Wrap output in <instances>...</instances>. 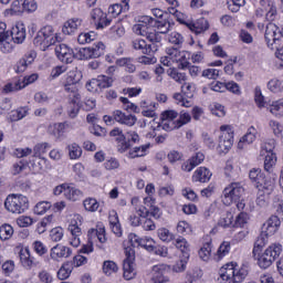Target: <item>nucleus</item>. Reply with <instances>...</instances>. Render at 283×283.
Here are the masks:
<instances>
[{
	"label": "nucleus",
	"instance_id": "nucleus-1",
	"mask_svg": "<svg viewBox=\"0 0 283 283\" xmlns=\"http://www.w3.org/2000/svg\"><path fill=\"white\" fill-rule=\"evenodd\" d=\"M249 275V266L228 263L221 270V280L228 283H243Z\"/></svg>",
	"mask_w": 283,
	"mask_h": 283
},
{
	"label": "nucleus",
	"instance_id": "nucleus-2",
	"mask_svg": "<svg viewBox=\"0 0 283 283\" xmlns=\"http://www.w3.org/2000/svg\"><path fill=\"white\" fill-rule=\"evenodd\" d=\"M57 41L59 33L54 31V27L46 24L38 31L35 38L33 39V44L36 48H40L42 52H45L48 48L54 45L55 43H57Z\"/></svg>",
	"mask_w": 283,
	"mask_h": 283
},
{
	"label": "nucleus",
	"instance_id": "nucleus-3",
	"mask_svg": "<svg viewBox=\"0 0 283 283\" xmlns=\"http://www.w3.org/2000/svg\"><path fill=\"white\" fill-rule=\"evenodd\" d=\"M282 254V244L272 243L263 253L255 255L260 269H269Z\"/></svg>",
	"mask_w": 283,
	"mask_h": 283
},
{
	"label": "nucleus",
	"instance_id": "nucleus-4",
	"mask_svg": "<svg viewBox=\"0 0 283 283\" xmlns=\"http://www.w3.org/2000/svg\"><path fill=\"white\" fill-rule=\"evenodd\" d=\"M29 208L30 203L28 197L23 195H9L4 200V209H7L9 213H25Z\"/></svg>",
	"mask_w": 283,
	"mask_h": 283
},
{
	"label": "nucleus",
	"instance_id": "nucleus-5",
	"mask_svg": "<svg viewBox=\"0 0 283 283\" xmlns=\"http://www.w3.org/2000/svg\"><path fill=\"white\" fill-rule=\"evenodd\" d=\"M244 196V187L240 182H231L222 192V201L226 205H233V202H240Z\"/></svg>",
	"mask_w": 283,
	"mask_h": 283
},
{
	"label": "nucleus",
	"instance_id": "nucleus-6",
	"mask_svg": "<svg viewBox=\"0 0 283 283\" xmlns=\"http://www.w3.org/2000/svg\"><path fill=\"white\" fill-rule=\"evenodd\" d=\"M133 32L138 36H145L153 45L160 48L163 35L158 34L156 29L154 30L145 23H138L133 27Z\"/></svg>",
	"mask_w": 283,
	"mask_h": 283
},
{
	"label": "nucleus",
	"instance_id": "nucleus-7",
	"mask_svg": "<svg viewBox=\"0 0 283 283\" xmlns=\"http://www.w3.org/2000/svg\"><path fill=\"white\" fill-rule=\"evenodd\" d=\"M105 52V44L103 42H97L95 46L75 49V59L78 61H87L90 59H98Z\"/></svg>",
	"mask_w": 283,
	"mask_h": 283
},
{
	"label": "nucleus",
	"instance_id": "nucleus-8",
	"mask_svg": "<svg viewBox=\"0 0 283 283\" xmlns=\"http://www.w3.org/2000/svg\"><path fill=\"white\" fill-rule=\"evenodd\" d=\"M104 123L109 124L114 123V120H116V123H119V125H126V127H134L138 120V118L136 117V115H132V114H125L123 113V111H114L113 115H104L103 117Z\"/></svg>",
	"mask_w": 283,
	"mask_h": 283
},
{
	"label": "nucleus",
	"instance_id": "nucleus-9",
	"mask_svg": "<svg viewBox=\"0 0 283 283\" xmlns=\"http://www.w3.org/2000/svg\"><path fill=\"white\" fill-rule=\"evenodd\" d=\"M277 36V25L270 22L265 29V41L270 50H276L277 56H283V46L280 48V39Z\"/></svg>",
	"mask_w": 283,
	"mask_h": 283
},
{
	"label": "nucleus",
	"instance_id": "nucleus-10",
	"mask_svg": "<svg viewBox=\"0 0 283 283\" xmlns=\"http://www.w3.org/2000/svg\"><path fill=\"white\" fill-rule=\"evenodd\" d=\"M233 147V129L230 125H222L220 127L218 149L222 154H227Z\"/></svg>",
	"mask_w": 283,
	"mask_h": 283
},
{
	"label": "nucleus",
	"instance_id": "nucleus-11",
	"mask_svg": "<svg viewBox=\"0 0 283 283\" xmlns=\"http://www.w3.org/2000/svg\"><path fill=\"white\" fill-rule=\"evenodd\" d=\"M113 80L109 76L99 75L97 78H92L86 83V90L96 94L101 90H106V87H112Z\"/></svg>",
	"mask_w": 283,
	"mask_h": 283
},
{
	"label": "nucleus",
	"instance_id": "nucleus-12",
	"mask_svg": "<svg viewBox=\"0 0 283 283\" xmlns=\"http://www.w3.org/2000/svg\"><path fill=\"white\" fill-rule=\"evenodd\" d=\"M176 118H178V112L165 111L160 117L161 125H158V127H163V129H165V132H172V129H177Z\"/></svg>",
	"mask_w": 283,
	"mask_h": 283
},
{
	"label": "nucleus",
	"instance_id": "nucleus-13",
	"mask_svg": "<svg viewBox=\"0 0 283 283\" xmlns=\"http://www.w3.org/2000/svg\"><path fill=\"white\" fill-rule=\"evenodd\" d=\"M76 51H73L67 44L60 43L55 46V54L62 63H72L75 59Z\"/></svg>",
	"mask_w": 283,
	"mask_h": 283
},
{
	"label": "nucleus",
	"instance_id": "nucleus-14",
	"mask_svg": "<svg viewBox=\"0 0 283 283\" xmlns=\"http://www.w3.org/2000/svg\"><path fill=\"white\" fill-rule=\"evenodd\" d=\"M249 178L256 185V187H263V189H268V191H273V182L270 181L266 184V181H264V174H262V169L252 168L249 172Z\"/></svg>",
	"mask_w": 283,
	"mask_h": 283
},
{
	"label": "nucleus",
	"instance_id": "nucleus-15",
	"mask_svg": "<svg viewBox=\"0 0 283 283\" xmlns=\"http://www.w3.org/2000/svg\"><path fill=\"white\" fill-rule=\"evenodd\" d=\"M280 224H282V221H280L279 216H271L262 226L261 231L265 237L275 235L277 231L280 230Z\"/></svg>",
	"mask_w": 283,
	"mask_h": 283
},
{
	"label": "nucleus",
	"instance_id": "nucleus-16",
	"mask_svg": "<svg viewBox=\"0 0 283 283\" xmlns=\"http://www.w3.org/2000/svg\"><path fill=\"white\" fill-rule=\"evenodd\" d=\"M39 78L38 74H31L29 76L23 77V80H19L15 83H9L4 86V92H19V90H23V87H28V85L34 83Z\"/></svg>",
	"mask_w": 283,
	"mask_h": 283
},
{
	"label": "nucleus",
	"instance_id": "nucleus-17",
	"mask_svg": "<svg viewBox=\"0 0 283 283\" xmlns=\"http://www.w3.org/2000/svg\"><path fill=\"white\" fill-rule=\"evenodd\" d=\"M138 143H140V135H138L136 130H128L126 133L125 142L117 146V151H119V154H125L127 149L133 147V145H138Z\"/></svg>",
	"mask_w": 283,
	"mask_h": 283
},
{
	"label": "nucleus",
	"instance_id": "nucleus-18",
	"mask_svg": "<svg viewBox=\"0 0 283 283\" xmlns=\"http://www.w3.org/2000/svg\"><path fill=\"white\" fill-rule=\"evenodd\" d=\"M134 50H139L142 54L151 55L154 52H158V44H147L143 39H136L132 42Z\"/></svg>",
	"mask_w": 283,
	"mask_h": 283
},
{
	"label": "nucleus",
	"instance_id": "nucleus-19",
	"mask_svg": "<svg viewBox=\"0 0 283 283\" xmlns=\"http://www.w3.org/2000/svg\"><path fill=\"white\" fill-rule=\"evenodd\" d=\"M72 255V249L66 245L56 244L50 250V258L54 262H59L61 258H70Z\"/></svg>",
	"mask_w": 283,
	"mask_h": 283
},
{
	"label": "nucleus",
	"instance_id": "nucleus-20",
	"mask_svg": "<svg viewBox=\"0 0 283 283\" xmlns=\"http://www.w3.org/2000/svg\"><path fill=\"white\" fill-rule=\"evenodd\" d=\"M128 238H129L130 242H135L136 244H138V247L146 249V251H148L149 253H153V251L156 247V241H154V239H151L149 237L139 238L136 234H129Z\"/></svg>",
	"mask_w": 283,
	"mask_h": 283
},
{
	"label": "nucleus",
	"instance_id": "nucleus-21",
	"mask_svg": "<svg viewBox=\"0 0 283 283\" xmlns=\"http://www.w3.org/2000/svg\"><path fill=\"white\" fill-rule=\"evenodd\" d=\"M69 231L72 235V239L70 241L71 247H81V235L83 234V232L81 231V227H78L76 220L71 221L69 226Z\"/></svg>",
	"mask_w": 283,
	"mask_h": 283
},
{
	"label": "nucleus",
	"instance_id": "nucleus-22",
	"mask_svg": "<svg viewBox=\"0 0 283 283\" xmlns=\"http://www.w3.org/2000/svg\"><path fill=\"white\" fill-rule=\"evenodd\" d=\"M260 6L266 12V21H273L277 17V8L272 0H260Z\"/></svg>",
	"mask_w": 283,
	"mask_h": 283
},
{
	"label": "nucleus",
	"instance_id": "nucleus-23",
	"mask_svg": "<svg viewBox=\"0 0 283 283\" xmlns=\"http://www.w3.org/2000/svg\"><path fill=\"white\" fill-rule=\"evenodd\" d=\"M81 28H83V20H81L80 18H72L64 23L62 32L63 34L69 35L75 34Z\"/></svg>",
	"mask_w": 283,
	"mask_h": 283
},
{
	"label": "nucleus",
	"instance_id": "nucleus-24",
	"mask_svg": "<svg viewBox=\"0 0 283 283\" xmlns=\"http://www.w3.org/2000/svg\"><path fill=\"white\" fill-rule=\"evenodd\" d=\"M153 283H167L169 279L165 275V265H154L150 272Z\"/></svg>",
	"mask_w": 283,
	"mask_h": 283
},
{
	"label": "nucleus",
	"instance_id": "nucleus-25",
	"mask_svg": "<svg viewBox=\"0 0 283 283\" xmlns=\"http://www.w3.org/2000/svg\"><path fill=\"white\" fill-rule=\"evenodd\" d=\"M67 127H70V124H67V122L51 124L48 127V134L59 139L65 134V130L67 129Z\"/></svg>",
	"mask_w": 283,
	"mask_h": 283
},
{
	"label": "nucleus",
	"instance_id": "nucleus-26",
	"mask_svg": "<svg viewBox=\"0 0 283 283\" xmlns=\"http://www.w3.org/2000/svg\"><path fill=\"white\" fill-rule=\"evenodd\" d=\"M211 170L207 167H199L192 175L193 182H209L211 180Z\"/></svg>",
	"mask_w": 283,
	"mask_h": 283
},
{
	"label": "nucleus",
	"instance_id": "nucleus-27",
	"mask_svg": "<svg viewBox=\"0 0 283 283\" xmlns=\"http://www.w3.org/2000/svg\"><path fill=\"white\" fill-rule=\"evenodd\" d=\"M9 34L11 36V40H13V42L18 44L23 43V41H25V25L18 24L13 27Z\"/></svg>",
	"mask_w": 283,
	"mask_h": 283
},
{
	"label": "nucleus",
	"instance_id": "nucleus-28",
	"mask_svg": "<svg viewBox=\"0 0 283 283\" xmlns=\"http://www.w3.org/2000/svg\"><path fill=\"white\" fill-rule=\"evenodd\" d=\"M187 28H189L191 32H195V34H202V32H207V30H209V21L201 18L197 20L196 23H187Z\"/></svg>",
	"mask_w": 283,
	"mask_h": 283
},
{
	"label": "nucleus",
	"instance_id": "nucleus-29",
	"mask_svg": "<svg viewBox=\"0 0 283 283\" xmlns=\"http://www.w3.org/2000/svg\"><path fill=\"white\" fill-rule=\"evenodd\" d=\"M119 67H125V72L134 74L136 72V59L134 57H122L116 61Z\"/></svg>",
	"mask_w": 283,
	"mask_h": 283
},
{
	"label": "nucleus",
	"instance_id": "nucleus-30",
	"mask_svg": "<svg viewBox=\"0 0 283 283\" xmlns=\"http://www.w3.org/2000/svg\"><path fill=\"white\" fill-rule=\"evenodd\" d=\"M98 240L101 244H105L107 242V237L105 235V227L99 226L96 229L88 230V240Z\"/></svg>",
	"mask_w": 283,
	"mask_h": 283
},
{
	"label": "nucleus",
	"instance_id": "nucleus-31",
	"mask_svg": "<svg viewBox=\"0 0 283 283\" xmlns=\"http://www.w3.org/2000/svg\"><path fill=\"white\" fill-rule=\"evenodd\" d=\"M130 203L135 209V213H137V216H139L142 219L149 216V208L145 207V205H140V199H138V197H134Z\"/></svg>",
	"mask_w": 283,
	"mask_h": 283
},
{
	"label": "nucleus",
	"instance_id": "nucleus-32",
	"mask_svg": "<svg viewBox=\"0 0 283 283\" xmlns=\"http://www.w3.org/2000/svg\"><path fill=\"white\" fill-rule=\"evenodd\" d=\"M14 40L11 35H6L4 38L0 39V50L3 54H10L14 50Z\"/></svg>",
	"mask_w": 283,
	"mask_h": 283
},
{
	"label": "nucleus",
	"instance_id": "nucleus-33",
	"mask_svg": "<svg viewBox=\"0 0 283 283\" xmlns=\"http://www.w3.org/2000/svg\"><path fill=\"white\" fill-rule=\"evenodd\" d=\"M65 198L67 200H72L73 202H76L78 198L83 197V191L78 190L76 187L66 184V189H65Z\"/></svg>",
	"mask_w": 283,
	"mask_h": 283
},
{
	"label": "nucleus",
	"instance_id": "nucleus-34",
	"mask_svg": "<svg viewBox=\"0 0 283 283\" xmlns=\"http://www.w3.org/2000/svg\"><path fill=\"white\" fill-rule=\"evenodd\" d=\"M171 22L167 19L164 20H156L155 21V30L161 36V34H167L171 31Z\"/></svg>",
	"mask_w": 283,
	"mask_h": 283
},
{
	"label": "nucleus",
	"instance_id": "nucleus-35",
	"mask_svg": "<svg viewBox=\"0 0 283 283\" xmlns=\"http://www.w3.org/2000/svg\"><path fill=\"white\" fill-rule=\"evenodd\" d=\"M123 271L126 280H134L136 277V264L134 262L124 261Z\"/></svg>",
	"mask_w": 283,
	"mask_h": 283
},
{
	"label": "nucleus",
	"instance_id": "nucleus-36",
	"mask_svg": "<svg viewBox=\"0 0 283 283\" xmlns=\"http://www.w3.org/2000/svg\"><path fill=\"white\" fill-rule=\"evenodd\" d=\"M64 91L69 94L70 98L74 101V103H78L81 101V93H78V86L76 84H64Z\"/></svg>",
	"mask_w": 283,
	"mask_h": 283
},
{
	"label": "nucleus",
	"instance_id": "nucleus-37",
	"mask_svg": "<svg viewBox=\"0 0 283 283\" xmlns=\"http://www.w3.org/2000/svg\"><path fill=\"white\" fill-rule=\"evenodd\" d=\"M175 247L181 251L185 259H189V242L187 239L179 237L175 240Z\"/></svg>",
	"mask_w": 283,
	"mask_h": 283
},
{
	"label": "nucleus",
	"instance_id": "nucleus-38",
	"mask_svg": "<svg viewBox=\"0 0 283 283\" xmlns=\"http://www.w3.org/2000/svg\"><path fill=\"white\" fill-rule=\"evenodd\" d=\"M229 251H231V243L229 241H223L218 248L217 253L214 254V260H217V262H220L222 258L229 255Z\"/></svg>",
	"mask_w": 283,
	"mask_h": 283
},
{
	"label": "nucleus",
	"instance_id": "nucleus-39",
	"mask_svg": "<svg viewBox=\"0 0 283 283\" xmlns=\"http://www.w3.org/2000/svg\"><path fill=\"white\" fill-rule=\"evenodd\" d=\"M71 160H78L83 156V148L78 144L73 143L66 147Z\"/></svg>",
	"mask_w": 283,
	"mask_h": 283
},
{
	"label": "nucleus",
	"instance_id": "nucleus-40",
	"mask_svg": "<svg viewBox=\"0 0 283 283\" xmlns=\"http://www.w3.org/2000/svg\"><path fill=\"white\" fill-rule=\"evenodd\" d=\"M14 235V228L12 226L4 223L0 227V240L6 242L7 240H11Z\"/></svg>",
	"mask_w": 283,
	"mask_h": 283
},
{
	"label": "nucleus",
	"instance_id": "nucleus-41",
	"mask_svg": "<svg viewBox=\"0 0 283 283\" xmlns=\"http://www.w3.org/2000/svg\"><path fill=\"white\" fill-rule=\"evenodd\" d=\"M276 163L277 156L273 153H268V156H265L264 159V170L268 171V174H273V167H275Z\"/></svg>",
	"mask_w": 283,
	"mask_h": 283
},
{
	"label": "nucleus",
	"instance_id": "nucleus-42",
	"mask_svg": "<svg viewBox=\"0 0 283 283\" xmlns=\"http://www.w3.org/2000/svg\"><path fill=\"white\" fill-rule=\"evenodd\" d=\"M268 109L273 114V116H283V98L268 104Z\"/></svg>",
	"mask_w": 283,
	"mask_h": 283
},
{
	"label": "nucleus",
	"instance_id": "nucleus-43",
	"mask_svg": "<svg viewBox=\"0 0 283 283\" xmlns=\"http://www.w3.org/2000/svg\"><path fill=\"white\" fill-rule=\"evenodd\" d=\"M98 35L94 31H90L86 33H80L77 36V43L81 45H85V43H92V41H96Z\"/></svg>",
	"mask_w": 283,
	"mask_h": 283
},
{
	"label": "nucleus",
	"instance_id": "nucleus-44",
	"mask_svg": "<svg viewBox=\"0 0 283 283\" xmlns=\"http://www.w3.org/2000/svg\"><path fill=\"white\" fill-rule=\"evenodd\" d=\"M151 147L150 144L142 145L138 147H134L133 149L129 150V157L130 158H143L147 154V149Z\"/></svg>",
	"mask_w": 283,
	"mask_h": 283
},
{
	"label": "nucleus",
	"instance_id": "nucleus-45",
	"mask_svg": "<svg viewBox=\"0 0 283 283\" xmlns=\"http://www.w3.org/2000/svg\"><path fill=\"white\" fill-rule=\"evenodd\" d=\"M266 242H269V237H266V234H264V232L261 231V234L258 237V239L254 243V249L252 251L253 258H255V255H258V251L263 249V247H266Z\"/></svg>",
	"mask_w": 283,
	"mask_h": 283
},
{
	"label": "nucleus",
	"instance_id": "nucleus-46",
	"mask_svg": "<svg viewBox=\"0 0 283 283\" xmlns=\"http://www.w3.org/2000/svg\"><path fill=\"white\" fill-rule=\"evenodd\" d=\"M73 269L74 268L72 266V263H70V262L63 263L62 266L60 268V270L57 271L59 280H67V277H70V275H72Z\"/></svg>",
	"mask_w": 283,
	"mask_h": 283
},
{
	"label": "nucleus",
	"instance_id": "nucleus-47",
	"mask_svg": "<svg viewBox=\"0 0 283 283\" xmlns=\"http://www.w3.org/2000/svg\"><path fill=\"white\" fill-rule=\"evenodd\" d=\"M166 54H168V59L172 61V63H178L182 56H185V51H179L176 48L166 49Z\"/></svg>",
	"mask_w": 283,
	"mask_h": 283
},
{
	"label": "nucleus",
	"instance_id": "nucleus-48",
	"mask_svg": "<svg viewBox=\"0 0 283 283\" xmlns=\"http://www.w3.org/2000/svg\"><path fill=\"white\" fill-rule=\"evenodd\" d=\"M199 258L203 260V262H209L211 258V240L203 243L202 248L199 250Z\"/></svg>",
	"mask_w": 283,
	"mask_h": 283
},
{
	"label": "nucleus",
	"instance_id": "nucleus-49",
	"mask_svg": "<svg viewBox=\"0 0 283 283\" xmlns=\"http://www.w3.org/2000/svg\"><path fill=\"white\" fill-rule=\"evenodd\" d=\"M20 262L27 269H30L32 266L33 262H32V259L30 258V249L24 248L20 250Z\"/></svg>",
	"mask_w": 283,
	"mask_h": 283
},
{
	"label": "nucleus",
	"instance_id": "nucleus-50",
	"mask_svg": "<svg viewBox=\"0 0 283 283\" xmlns=\"http://www.w3.org/2000/svg\"><path fill=\"white\" fill-rule=\"evenodd\" d=\"M85 211H90L91 213H94L95 211H98V208L101 207V203L94 198H87L83 201Z\"/></svg>",
	"mask_w": 283,
	"mask_h": 283
},
{
	"label": "nucleus",
	"instance_id": "nucleus-51",
	"mask_svg": "<svg viewBox=\"0 0 283 283\" xmlns=\"http://www.w3.org/2000/svg\"><path fill=\"white\" fill-rule=\"evenodd\" d=\"M210 111L211 114H213V116H218V118H224V116H227V111L220 103H212L210 105Z\"/></svg>",
	"mask_w": 283,
	"mask_h": 283
},
{
	"label": "nucleus",
	"instance_id": "nucleus-52",
	"mask_svg": "<svg viewBox=\"0 0 283 283\" xmlns=\"http://www.w3.org/2000/svg\"><path fill=\"white\" fill-rule=\"evenodd\" d=\"M52 209V203L48 201H40L34 207V213L36 216H43V213H48Z\"/></svg>",
	"mask_w": 283,
	"mask_h": 283
},
{
	"label": "nucleus",
	"instance_id": "nucleus-53",
	"mask_svg": "<svg viewBox=\"0 0 283 283\" xmlns=\"http://www.w3.org/2000/svg\"><path fill=\"white\" fill-rule=\"evenodd\" d=\"M103 273L105 275H113V273H118V264L114 261H104Z\"/></svg>",
	"mask_w": 283,
	"mask_h": 283
},
{
	"label": "nucleus",
	"instance_id": "nucleus-54",
	"mask_svg": "<svg viewBox=\"0 0 283 283\" xmlns=\"http://www.w3.org/2000/svg\"><path fill=\"white\" fill-rule=\"evenodd\" d=\"M268 90L273 94H279L283 90V82L277 78H272L268 82Z\"/></svg>",
	"mask_w": 283,
	"mask_h": 283
},
{
	"label": "nucleus",
	"instance_id": "nucleus-55",
	"mask_svg": "<svg viewBox=\"0 0 283 283\" xmlns=\"http://www.w3.org/2000/svg\"><path fill=\"white\" fill-rule=\"evenodd\" d=\"M254 101L258 107H269V104L264 101V95H262V88L256 86L254 90Z\"/></svg>",
	"mask_w": 283,
	"mask_h": 283
},
{
	"label": "nucleus",
	"instance_id": "nucleus-56",
	"mask_svg": "<svg viewBox=\"0 0 283 283\" xmlns=\"http://www.w3.org/2000/svg\"><path fill=\"white\" fill-rule=\"evenodd\" d=\"M109 136H112V138H115L116 143H120V145H123V143H125L126 140V135L125 133H123V129H120L119 127H115L109 132Z\"/></svg>",
	"mask_w": 283,
	"mask_h": 283
},
{
	"label": "nucleus",
	"instance_id": "nucleus-57",
	"mask_svg": "<svg viewBox=\"0 0 283 283\" xmlns=\"http://www.w3.org/2000/svg\"><path fill=\"white\" fill-rule=\"evenodd\" d=\"M157 235L161 240V242H171L174 240V233H171L166 228H160L157 230Z\"/></svg>",
	"mask_w": 283,
	"mask_h": 283
},
{
	"label": "nucleus",
	"instance_id": "nucleus-58",
	"mask_svg": "<svg viewBox=\"0 0 283 283\" xmlns=\"http://www.w3.org/2000/svg\"><path fill=\"white\" fill-rule=\"evenodd\" d=\"M48 149H50V144H48V143L35 145L33 148L34 158H41V156H43V154H46Z\"/></svg>",
	"mask_w": 283,
	"mask_h": 283
},
{
	"label": "nucleus",
	"instance_id": "nucleus-59",
	"mask_svg": "<svg viewBox=\"0 0 283 283\" xmlns=\"http://www.w3.org/2000/svg\"><path fill=\"white\" fill-rule=\"evenodd\" d=\"M25 0H15L11 4L10 12L11 14H23Z\"/></svg>",
	"mask_w": 283,
	"mask_h": 283
},
{
	"label": "nucleus",
	"instance_id": "nucleus-60",
	"mask_svg": "<svg viewBox=\"0 0 283 283\" xmlns=\"http://www.w3.org/2000/svg\"><path fill=\"white\" fill-rule=\"evenodd\" d=\"M181 92L186 98H193V92H196V85L191 83H184L181 85Z\"/></svg>",
	"mask_w": 283,
	"mask_h": 283
},
{
	"label": "nucleus",
	"instance_id": "nucleus-61",
	"mask_svg": "<svg viewBox=\"0 0 283 283\" xmlns=\"http://www.w3.org/2000/svg\"><path fill=\"white\" fill-rule=\"evenodd\" d=\"M269 125H270L274 136H276V138H282L283 125L280 124V122H277V120H270Z\"/></svg>",
	"mask_w": 283,
	"mask_h": 283
},
{
	"label": "nucleus",
	"instance_id": "nucleus-62",
	"mask_svg": "<svg viewBox=\"0 0 283 283\" xmlns=\"http://www.w3.org/2000/svg\"><path fill=\"white\" fill-rule=\"evenodd\" d=\"M168 41L169 43H172V45H182V43H185V38L182 34L174 31L169 34Z\"/></svg>",
	"mask_w": 283,
	"mask_h": 283
},
{
	"label": "nucleus",
	"instance_id": "nucleus-63",
	"mask_svg": "<svg viewBox=\"0 0 283 283\" xmlns=\"http://www.w3.org/2000/svg\"><path fill=\"white\" fill-rule=\"evenodd\" d=\"M78 102H74V99L71 101L67 107V116L69 118H76L78 116L80 107H78Z\"/></svg>",
	"mask_w": 283,
	"mask_h": 283
},
{
	"label": "nucleus",
	"instance_id": "nucleus-64",
	"mask_svg": "<svg viewBox=\"0 0 283 283\" xmlns=\"http://www.w3.org/2000/svg\"><path fill=\"white\" fill-rule=\"evenodd\" d=\"M50 238L52 242H61L63 240V228H53L50 232Z\"/></svg>",
	"mask_w": 283,
	"mask_h": 283
}]
</instances>
